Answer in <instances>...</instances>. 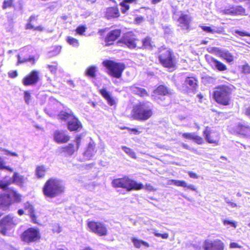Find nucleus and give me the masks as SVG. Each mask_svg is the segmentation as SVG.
Segmentation results:
<instances>
[{"instance_id":"f257e3e1","label":"nucleus","mask_w":250,"mask_h":250,"mask_svg":"<svg viewBox=\"0 0 250 250\" xmlns=\"http://www.w3.org/2000/svg\"><path fill=\"white\" fill-rule=\"evenodd\" d=\"M42 190L45 197L53 198L62 194L64 192V187L61 180L51 177L46 181Z\"/></svg>"},{"instance_id":"f03ea898","label":"nucleus","mask_w":250,"mask_h":250,"mask_svg":"<svg viewBox=\"0 0 250 250\" xmlns=\"http://www.w3.org/2000/svg\"><path fill=\"white\" fill-rule=\"evenodd\" d=\"M58 116L60 119L67 122V129L70 132H79L83 129L82 123L73 113L62 111Z\"/></svg>"},{"instance_id":"7ed1b4c3","label":"nucleus","mask_w":250,"mask_h":250,"mask_svg":"<svg viewBox=\"0 0 250 250\" xmlns=\"http://www.w3.org/2000/svg\"><path fill=\"white\" fill-rule=\"evenodd\" d=\"M21 201V195L11 189L8 193L0 194V208L3 210H8L13 203H20Z\"/></svg>"},{"instance_id":"20e7f679","label":"nucleus","mask_w":250,"mask_h":250,"mask_svg":"<svg viewBox=\"0 0 250 250\" xmlns=\"http://www.w3.org/2000/svg\"><path fill=\"white\" fill-rule=\"evenodd\" d=\"M17 225L15 217L8 214L0 219V233L3 236H10L14 231V228Z\"/></svg>"},{"instance_id":"39448f33","label":"nucleus","mask_w":250,"mask_h":250,"mask_svg":"<svg viewBox=\"0 0 250 250\" xmlns=\"http://www.w3.org/2000/svg\"><path fill=\"white\" fill-rule=\"evenodd\" d=\"M153 106L149 102L140 103L136 106L135 117L140 120L145 121L150 118L153 114Z\"/></svg>"},{"instance_id":"423d86ee","label":"nucleus","mask_w":250,"mask_h":250,"mask_svg":"<svg viewBox=\"0 0 250 250\" xmlns=\"http://www.w3.org/2000/svg\"><path fill=\"white\" fill-rule=\"evenodd\" d=\"M230 88L226 85H222L216 88L214 92V98L219 104L224 105L229 104L230 100Z\"/></svg>"},{"instance_id":"0eeeda50","label":"nucleus","mask_w":250,"mask_h":250,"mask_svg":"<svg viewBox=\"0 0 250 250\" xmlns=\"http://www.w3.org/2000/svg\"><path fill=\"white\" fill-rule=\"evenodd\" d=\"M170 90L164 85H160L153 91L152 99L162 105H167L169 103Z\"/></svg>"},{"instance_id":"6e6552de","label":"nucleus","mask_w":250,"mask_h":250,"mask_svg":"<svg viewBox=\"0 0 250 250\" xmlns=\"http://www.w3.org/2000/svg\"><path fill=\"white\" fill-rule=\"evenodd\" d=\"M159 60L164 67L169 68H173L175 67V58L171 50L161 47L159 49Z\"/></svg>"},{"instance_id":"1a4fd4ad","label":"nucleus","mask_w":250,"mask_h":250,"mask_svg":"<svg viewBox=\"0 0 250 250\" xmlns=\"http://www.w3.org/2000/svg\"><path fill=\"white\" fill-rule=\"evenodd\" d=\"M112 184L114 187L126 188L128 191L132 189L139 190L144 187L141 183H137L127 177L114 180Z\"/></svg>"},{"instance_id":"9d476101","label":"nucleus","mask_w":250,"mask_h":250,"mask_svg":"<svg viewBox=\"0 0 250 250\" xmlns=\"http://www.w3.org/2000/svg\"><path fill=\"white\" fill-rule=\"evenodd\" d=\"M21 239L27 244L40 241L41 239V234L39 229L37 227L27 228L21 234Z\"/></svg>"},{"instance_id":"9b49d317","label":"nucleus","mask_w":250,"mask_h":250,"mask_svg":"<svg viewBox=\"0 0 250 250\" xmlns=\"http://www.w3.org/2000/svg\"><path fill=\"white\" fill-rule=\"evenodd\" d=\"M172 12L173 17L174 19L177 20L179 26L183 29H188L191 21L190 16L183 14L182 11H178L176 7H173Z\"/></svg>"},{"instance_id":"f8f14e48","label":"nucleus","mask_w":250,"mask_h":250,"mask_svg":"<svg viewBox=\"0 0 250 250\" xmlns=\"http://www.w3.org/2000/svg\"><path fill=\"white\" fill-rule=\"evenodd\" d=\"M125 68V65L124 63L115 62L110 60V76L116 79L115 81L112 80L113 83L116 84L120 83V78Z\"/></svg>"},{"instance_id":"ddd939ff","label":"nucleus","mask_w":250,"mask_h":250,"mask_svg":"<svg viewBox=\"0 0 250 250\" xmlns=\"http://www.w3.org/2000/svg\"><path fill=\"white\" fill-rule=\"evenodd\" d=\"M87 225L91 231L99 236L105 235L107 233L106 225L103 222L96 221H88Z\"/></svg>"},{"instance_id":"4468645a","label":"nucleus","mask_w":250,"mask_h":250,"mask_svg":"<svg viewBox=\"0 0 250 250\" xmlns=\"http://www.w3.org/2000/svg\"><path fill=\"white\" fill-rule=\"evenodd\" d=\"M40 79L39 71L32 70L22 78L21 82L24 86H31L36 84Z\"/></svg>"},{"instance_id":"2eb2a0df","label":"nucleus","mask_w":250,"mask_h":250,"mask_svg":"<svg viewBox=\"0 0 250 250\" xmlns=\"http://www.w3.org/2000/svg\"><path fill=\"white\" fill-rule=\"evenodd\" d=\"M135 36L130 33H126L122 38L116 42L118 46L125 45L130 49L135 48L136 46Z\"/></svg>"},{"instance_id":"dca6fc26","label":"nucleus","mask_w":250,"mask_h":250,"mask_svg":"<svg viewBox=\"0 0 250 250\" xmlns=\"http://www.w3.org/2000/svg\"><path fill=\"white\" fill-rule=\"evenodd\" d=\"M205 250H223L224 243L219 240H206L203 245Z\"/></svg>"},{"instance_id":"f3484780","label":"nucleus","mask_w":250,"mask_h":250,"mask_svg":"<svg viewBox=\"0 0 250 250\" xmlns=\"http://www.w3.org/2000/svg\"><path fill=\"white\" fill-rule=\"evenodd\" d=\"M183 85V90L187 92H195L198 87L197 80L194 77H187Z\"/></svg>"},{"instance_id":"a211bd4d","label":"nucleus","mask_w":250,"mask_h":250,"mask_svg":"<svg viewBox=\"0 0 250 250\" xmlns=\"http://www.w3.org/2000/svg\"><path fill=\"white\" fill-rule=\"evenodd\" d=\"M23 207L24 209L28 211V215L31 219L32 222L39 224L40 223L39 215L35 210L33 205L30 202L27 201L24 203Z\"/></svg>"},{"instance_id":"6ab92c4d","label":"nucleus","mask_w":250,"mask_h":250,"mask_svg":"<svg viewBox=\"0 0 250 250\" xmlns=\"http://www.w3.org/2000/svg\"><path fill=\"white\" fill-rule=\"evenodd\" d=\"M204 135L206 141L210 144L214 143L218 145L219 135L218 132L212 131L208 126L204 131Z\"/></svg>"},{"instance_id":"aec40b11","label":"nucleus","mask_w":250,"mask_h":250,"mask_svg":"<svg viewBox=\"0 0 250 250\" xmlns=\"http://www.w3.org/2000/svg\"><path fill=\"white\" fill-rule=\"evenodd\" d=\"M38 20V15H32L28 20V22L25 25V29L28 30L32 29L34 31L39 32H42L44 30L45 28L42 25L38 26H34V24Z\"/></svg>"},{"instance_id":"412c9836","label":"nucleus","mask_w":250,"mask_h":250,"mask_svg":"<svg viewBox=\"0 0 250 250\" xmlns=\"http://www.w3.org/2000/svg\"><path fill=\"white\" fill-rule=\"evenodd\" d=\"M53 137L54 141L59 144L66 143L70 139V137L64 131L60 130H56L54 132Z\"/></svg>"},{"instance_id":"4be33fe9","label":"nucleus","mask_w":250,"mask_h":250,"mask_svg":"<svg viewBox=\"0 0 250 250\" xmlns=\"http://www.w3.org/2000/svg\"><path fill=\"white\" fill-rule=\"evenodd\" d=\"M78 149V147H76L75 144L69 143L67 145L61 146L58 151L60 154L71 156Z\"/></svg>"},{"instance_id":"5701e85b","label":"nucleus","mask_w":250,"mask_h":250,"mask_svg":"<svg viewBox=\"0 0 250 250\" xmlns=\"http://www.w3.org/2000/svg\"><path fill=\"white\" fill-rule=\"evenodd\" d=\"M224 11L225 14L229 15H244L245 12V9L241 6H232Z\"/></svg>"},{"instance_id":"b1692460","label":"nucleus","mask_w":250,"mask_h":250,"mask_svg":"<svg viewBox=\"0 0 250 250\" xmlns=\"http://www.w3.org/2000/svg\"><path fill=\"white\" fill-rule=\"evenodd\" d=\"M210 63L212 67L220 71H223L227 69L226 65L214 58H212L210 59Z\"/></svg>"},{"instance_id":"393cba45","label":"nucleus","mask_w":250,"mask_h":250,"mask_svg":"<svg viewBox=\"0 0 250 250\" xmlns=\"http://www.w3.org/2000/svg\"><path fill=\"white\" fill-rule=\"evenodd\" d=\"M130 90L132 93L142 97H145L148 96L146 90L143 88L139 87L134 85L130 87Z\"/></svg>"},{"instance_id":"a878e982","label":"nucleus","mask_w":250,"mask_h":250,"mask_svg":"<svg viewBox=\"0 0 250 250\" xmlns=\"http://www.w3.org/2000/svg\"><path fill=\"white\" fill-rule=\"evenodd\" d=\"M99 33L101 36V39L104 41L106 46H108L109 45V32H108V29L107 28L101 29L99 31Z\"/></svg>"},{"instance_id":"bb28decb","label":"nucleus","mask_w":250,"mask_h":250,"mask_svg":"<svg viewBox=\"0 0 250 250\" xmlns=\"http://www.w3.org/2000/svg\"><path fill=\"white\" fill-rule=\"evenodd\" d=\"M47 170L46 167L43 166H38L36 168V175L38 178L44 177Z\"/></svg>"},{"instance_id":"cd10ccee","label":"nucleus","mask_w":250,"mask_h":250,"mask_svg":"<svg viewBox=\"0 0 250 250\" xmlns=\"http://www.w3.org/2000/svg\"><path fill=\"white\" fill-rule=\"evenodd\" d=\"M219 55L221 58L226 60L229 62H231L233 61V56L228 51H221Z\"/></svg>"},{"instance_id":"c85d7f7f","label":"nucleus","mask_w":250,"mask_h":250,"mask_svg":"<svg viewBox=\"0 0 250 250\" xmlns=\"http://www.w3.org/2000/svg\"><path fill=\"white\" fill-rule=\"evenodd\" d=\"M97 67L93 65L88 67L85 71V75L90 78H94L96 76Z\"/></svg>"},{"instance_id":"c756f323","label":"nucleus","mask_w":250,"mask_h":250,"mask_svg":"<svg viewBox=\"0 0 250 250\" xmlns=\"http://www.w3.org/2000/svg\"><path fill=\"white\" fill-rule=\"evenodd\" d=\"M237 130L240 134L246 135L250 132V127L246 125L239 124Z\"/></svg>"},{"instance_id":"7c9ffc66","label":"nucleus","mask_w":250,"mask_h":250,"mask_svg":"<svg viewBox=\"0 0 250 250\" xmlns=\"http://www.w3.org/2000/svg\"><path fill=\"white\" fill-rule=\"evenodd\" d=\"M121 35V30L113 29V26L110 27V42L115 41L120 37Z\"/></svg>"},{"instance_id":"2f4dec72","label":"nucleus","mask_w":250,"mask_h":250,"mask_svg":"<svg viewBox=\"0 0 250 250\" xmlns=\"http://www.w3.org/2000/svg\"><path fill=\"white\" fill-rule=\"evenodd\" d=\"M199 26L203 31L207 33H211L213 34L215 33H220L221 32V30H219L218 28L215 27L211 28V27L205 25H200Z\"/></svg>"},{"instance_id":"473e14b6","label":"nucleus","mask_w":250,"mask_h":250,"mask_svg":"<svg viewBox=\"0 0 250 250\" xmlns=\"http://www.w3.org/2000/svg\"><path fill=\"white\" fill-rule=\"evenodd\" d=\"M132 242L133 243L134 246L136 248H140L141 246H144L146 247H148L149 244L147 242L143 240H139L137 238H133L132 239Z\"/></svg>"},{"instance_id":"72a5a7b5","label":"nucleus","mask_w":250,"mask_h":250,"mask_svg":"<svg viewBox=\"0 0 250 250\" xmlns=\"http://www.w3.org/2000/svg\"><path fill=\"white\" fill-rule=\"evenodd\" d=\"M13 182L19 185H22L24 182L23 177L19 175L16 172H15L13 174Z\"/></svg>"},{"instance_id":"f704fd0d","label":"nucleus","mask_w":250,"mask_h":250,"mask_svg":"<svg viewBox=\"0 0 250 250\" xmlns=\"http://www.w3.org/2000/svg\"><path fill=\"white\" fill-rule=\"evenodd\" d=\"M66 41L68 43L74 47H78L79 45V40L71 36L67 37Z\"/></svg>"},{"instance_id":"c9c22d12","label":"nucleus","mask_w":250,"mask_h":250,"mask_svg":"<svg viewBox=\"0 0 250 250\" xmlns=\"http://www.w3.org/2000/svg\"><path fill=\"white\" fill-rule=\"evenodd\" d=\"M143 47L145 49H151L152 48V44L150 38L146 37L142 40Z\"/></svg>"},{"instance_id":"e433bc0d","label":"nucleus","mask_w":250,"mask_h":250,"mask_svg":"<svg viewBox=\"0 0 250 250\" xmlns=\"http://www.w3.org/2000/svg\"><path fill=\"white\" fill-rule=\"evenodd\" d=\"M136 0H125L121 4L122 12L125 13L126 11L129 9V3H132L135 1Z\"/></svg>"},{"instance_id":"4c0bfd02","label":"nucleus","mask_w":250,"mask_h":250,"mask_svg":"<svg viewBox=\"0 0 250 250\" xmlns=\"http://www.w3.org/2000/svg\"><path fill=\"white\" fill-rule=\"evenodd\" d=\"M96 150L93 144L89 143L87 148L85 152V154L88 155H91L95 152H96Z\"/></svg>"},{"instance_id":"58836bf2","label":"nucleus","mask_w":250,"mask_h":250,"mask_svg":"<svg viewBox=\"0 0 250 250\" xmlns=\"http://www.w3.org/2000/svg\"><path fill=\"white\" fill-rule=\"evenodd\" d=\"M122 148V149L130 157L132 158H136L135 153L132 149L125 146H123Z\"/></svg>"},{"instance_id":"ea45409f","label":"nucleus","mask_w":250,"mask_h":250,"mask_svg":"<svg viewBox=\"0 0 250 250\" xmlns=\"http://www.w3.org/2000/svg\"><path fill=\"white\" fill-rule=\"evenodd\" d=\"M86 29V27L85 25H81L78 26L75 31L77 34L80 35H83L84 34V33L85 32Z\"/></svg>"},{"instance_id":"a19ab883","label":"nucleus","mask_w":250,"mask_h":250,"mask_svg":"<svg viewBox=\"0 0 250 250\" xmlns=\"http://www.w3.org/2000/svg\"><path fill=\"white\" fill-rule=\"evenodd\" d=\"M14 0H5L3 2L2 8L6 9L8 8L11 7L13 6V2Z\"/></svg>"},{"instance_id":"79ce46f5","label":"nucleus","mask_w":250,"mask_h":250,"mask_svg":"<svg viewBox=\"0 0 250 250\" xmlns=\"http://www.w3.org/2000/svg\"><path fill=\"white\" fill-rule=\"evenodd\" d=\"M54 64H48L47 67L52 73L55 74L57 71L58 63L54 62Z\"/></svg>"},{"instance_id":"37998d69","label":"nucleus","mask_w":250,"mask_h":250,"mask_svg":"<svg viewBox=\"0 0 250 250\" xmlns=\"http://www.w3.org/2000/svg\"><path fill=\"white\" fill-rule=\"evenodd\" d=\"M99 92L100 94L105 99H106L108 102H109V93L107 91V90L104 88H103L99 90Z\"/></svg>"},{"instance_id":"c03bdc74","label":"nucleus","mask_w":250,"mask_h":250,"mask_svg":"<svg viewBox=\"0 0 250 250\" xmlns=\"http://www.w3.org/2000/svg\"><path fill=\"white\" fill-rule=\"evenodd\" d=\"M120 14L118 9L116 7H110V17L118 18Z\"/></svg>"},{"instance_id":"a18cd8bd","label":"nucleus","mask_w":250,"mask_h":250,"mask_svg":"<svg viewBox=\"0 0 250 250\" xmlns=\"http://www.w3.org/2000/svg\"><path fill=\"white\" fill-rule=\"evenodd\" d=\"M172 182L174 185L177 186L182 187L184 188L187 186V183L184 181L173 180Z\"/></svg>"},{"instance_id":"49530a36","label":"nucleus","mask_w":250,"mask_h":250,"mask_svg":"<svg viewBox=\"0 0 250 250\" xmlns=\"http://www.w3.org/2000/svg\"><path fill=\"white\" fill-rule=\"evenodd\" d=\"M36 59L34 56H30L28 58L23 59L22 62H30L32 65H34L36 63Z\"/></svg>"},{"instance_id":"de8ad7c7","label":"nucleus","mask_w":250,"mask_h":250,"mask_svg":"<svg viewBox=\"0 0 250 250\" xmlns=\"http://www.w3.org/2000/svg\"><path fill=\"white\" fill-rule=\"evenodd\" d=\"M52 230L53 233H59L61 231V228L58 224H55L52 226Z\"/></svg>"},{"instance_id":"09e8293b","label":"nucleus","mask_w":250,"mask_h":250,"mask_svg":"<svg viewBox=\"0 0 250 250\" xmlns=\"http://www.w3.org/2000/svg\"><path fill=\"white\" fill-rule=\"evenodd\" d=\"M24 99L26 103L29 104L31 100V94L28 91L24 92Z\"/></svg>"},{"instance_id":"8fccbe9b","label":"nucleus","mask_w":250,"mask_h":250,"mask_svg":"<svg viewBox=\"0 0 250 250\" xmlns=\"http://www.w3.org/2000/svg\"><path fill=\"white\" fill-rule=\"evenodd\" d=\"M195 134V133H182V136L183 138L193 140Z\"/></svg>"},{"instance_id":"3c124183","label":"nucleus","mask_w":250,"mask_h":250,"mask_svg":"<svg viewBox=\"0 0 250 250\" xmlns=\"http://www.w3.org/2000/svg\"><path fill=\"white\" fill-rule=\"evenodd\" d=\"M223 224L224 225H230L234 228H236V223L234 221L223 220Z\"/></svg>"},{"instance_id":"603ef678","label":"nucleus","mask_w":250,"mask_h":250,"mask_svg":"<svg viewBox=\"0 0 250 250\" xmlns=\"http://www.w3.org/2000/svg\"><path fill=\"white\" fill-rule=\"evenodd\" d=\"M193 141H194L198 144H202L203 142V139L202 137L197 135L196 134L194 135Z\"/></svg>"},{"instance_id":"864d4df0","label":"nucleus","mask_w":250,"mask_h":250,"mask_svg":"<svg viewBox=\"0 0 250 250\" xmlns=\"http://www.w3.org/2000/svg\"><path fill=\"white\" fill-rule=\"evenodd\" d=\"M81 139H82V135L79 134L76 136L75 142L76 143V145H75V146L76 147H78V149L79 148L80 146Z\"/></svg>"},{"instance_id":"5fc2aeb1","label":"nucleus","mask_w":250,"mask_h":250,"mask_svg":"<svg viewBox=\"0 0 250 250\" xmlns=\"http://www.w3.org/2000/svg\"><path fill=\"white\" fill-rule=\"evenodd\" d=\"M8 75L9 78L14 79L16 78L18 76V72L17 70H13L9 72L8 73Z\"/></svg>"},{"instance_id":"6e6d98bb","label":"nucleus","mask_w":250,"mask_h":250,"mask_svg":"<svg viewBox=\"0 0 250 250\" xmlns=\"http://www.w3.org/2000/svg\"><path fill=\"white\" fill-rule=\"evenodd\" d=\"M242 72L245 74L250 73V66L248 64L244 65L242 67Z\"/></svg>"},{"instance_id":"4d7b16f0","label":"nucleus","mask_w":250,"mask_h":250,"mask_svg":"<svg viewBox=\"0 0 250 250\" xmlns=\"http://www.w3.org/2000/svg\"><path fill=\"white\" fill-rule=\"evenodd\" d=\"M235 32L236 34H237V35H238L240 36H250V34H249L246 32L241 31L237 30L235 31Z\"/></svg>"},{"instance_id":"13d9d810","label":"nucleus","mask_w":250,"mask_h":250,"mask_svg":"<svg viewBox=\"0 0 250 250\" xmlns=\"http://www.w3.org/2000/svg\"><path fill=\"white\" fill-rule=\"evenodd\" d=\"M154 234L155 236L157 237H161L163 239H167L168 238V235L167 233L161 234L157 232H154Z\"/></svg>"},{"instance_id":"bf43d9fd","label":"nucleus","mask_w":250,"mask_h":250,"mask_svg":"<svg viewBox=\"0 0 250 250\" xmlns=\"http://www.w3.org/2000/svg\"><path fill=\"white\" fill-rule=\"evenodd\" d=\"M118 102V99L116 98L111 97L110 96V106L115 105Z\"/></svg>"},{"instance_id":"052dcab7","label":"nucleus","mask_w":250,"mask_h":250,"mask_svg":"<svg viewBox=\"0 0 250 250\" xmlns=\"http://www.w3.org/2000/svg\"><path fill=\"white\" fill-rule=\"evenodd\" d=\"M103 65L108 69L109 73V60H106L103 62Z\"/></svg>"},{"instance_id":"680f3d73","label":"nucleus","mask_w":250,"mask_h":250,"mask_svg":"<svg viewBox=\"0 0 250 250\" xmlns=\"http://www.w3.org/2000/svg\"><path fill=\"white\" fill-rule=\"evenodd\" d=\"M230 248H241V246L239 245L237 243L232 242L230 244Z\"/></svg>"},{"instance_id":"e2e57ef3","label":"nucleus","mask_w":250,"mask_h":250,"mask_svg":"<svg viewBox=\"0 0 250 250\" xmlns=\"http://www.w3.org/2000/svg\"><path fill=\"white\" fill-rule=\"evenodd\" d=\"M189 176L190 177L195 179L198 178L199 176L195 173L192 171H188V172Z\"/></svg>"},{"instance_id":"0e129e2a","label":"nucleus","mask_w":250,"mask_h":250,"mask_svg":"<svg viewBox=\"0 0 250 250\" xmlns=\"http://www.w3.org/2000/svg\"><path fill=\"white\" fill-rule=\"evenodd\" d=\"M185 188H187L190 189L193 191L196 190V188L195 187V186L191 184H189V185L187 184V186H186Z\"/></svg>"},{"instance_id":"69168bd1","label":"nucleus","mask_w":250,"mask_h":250,"mask_svg":"<svg viewBox=\"0 0 250 250\" xmlns=\"http://www.w3.org/2000/svg\"><path fill=\"white\" fill-rule=\"evenodd\" d=\"M5 166V163L3 159L0 157V169H3Z\"/></svg>"},{"instance_id":"338daca9","label":"nucleus","mask_w":250,"mask_h":250,"mask_svg":"<svg viewBox=\"0 0 250 250\" xmlns=\"http://www.w3.org/2000/svg\"><path fill=\"white\" fill-rule=\"evenodd\" d=\"M8 183L1 182L0 188L2 189H5L7 188Z\"/></svg>"},{"instance_id":"774afa93","label":"nucleus","mask_w":250,"mask_h":250,"mask_svg":"<svg viewBox=\"0 0 250 250\" xmlns=\"http://www.w3.org/2000/svg\"><path fill=\"white\" fill-rule=\"evenodd\" d=\"M5 151L6 152V154L11 155V156H17L18 155L16 152H11L7 150H6Z\"/></svg>"}]
</instances>
